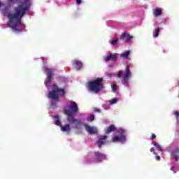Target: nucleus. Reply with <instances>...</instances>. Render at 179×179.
I'll list each match as a JSON object with an SVG mask.
<instances>
[{
    "mask_svg": "<svg viewBox=\"0 0 179 179\" xmlns=\"http://www.w3.org/2000/svg\"><path fill=\"white\" fill-rule=\"evenodd\" d=\"M29 8L30 3L27 5L19 4L14 8L13 13H10V11L6 12L4 15L10 22V23L7 24L8 27H12L14 31H20V26H23L22 19L27 13Z\"/></svg>",
    "mask_w": 179,
    "mask_h": 179,
    "instance_id": "obj_1",
    "label": "nucleus"
},
{
    "mask_svg": "<svg viewBox=\"0 0 179 179\" xmlns=\"http://www.w3.org/2000/svg\"><path fill=\"white\" fill-rule=\"evenodd\" d=\"M78 104L76 102H71L69 106V109L64 110V113L67 115V122L73 125V128L75 129H80L82 124V120L80 119H76L74 117L75 114L78 113Z\"/></svg>",
    "mask_w": 179,
    "mask_h": 179,
    "instance_id": "obj_2",
    "label": "nucleus"
},
{
    "mask_svg": "<svg viewBox=\"0 0 179 179\" xmlns=\"http://www.w3.org/2000/svg\"><path fill=\"white\" fill-rule=\"evenodd\" d=\"M88 88L91 92H100L104 88V80L103 78H98L94 80L90 81L87 84Z\"/></svg>",
    "mask_w": 179,
    "mask_h": 179,
    "instance_id": "obj_3",
    "label": "nucleus"
},
{
    "mask_svg": "<svg viewBox=\"0 0 179 179\" xmlns=\"http://www.w3.org/2000/svg\"><path fill=\"white\" fill-rule=\"evenodd\" d=\"M117 79H121L122 83L124 85V86H128V82L129 80V78H132V73L131 72V69L129 66H127L125 69V71H119L117 74Z\"/></svg>",
    "mask_w": 179,
    "mask_h": 179,
    "instance_id": "obj_4",
    "label": "nucleus"
},
{
    "mask_svg": "<svg viewBox=\"0 0 179 179\" xmlns=\"http://www.w3.org/2000/svg\"><path fill=\"white\" fill-rule=\"evenodd\" d=\"M58 93H61V97H65V89L59 88L57 85H52V90L49 92V99L51 100H54L55 101H58L59 96H58Z\"/></svg>",
    "mask_w": 179,
    "mask_h": 179,
    "instance_id": "obj_5",
    "label": "nucleus"
},
{
    "mask_svg": "<svg viewBox=\"0 0 179 179\" xmlns=\"http://www.w3.org/2000/svg\"><path fill=\"white\" fill-rule=\"evenodd\" d=\"M119 136L112 138L113 142H125L127 137L125 136V130L119 129L117 131Z\"/></svg>",
    "mask_w": 179,
    "mask_h": 179,
    "instance_id": "obj_6",
    "label": "nucleus"
},
{
    "mask_svg": "<svg viewBox=\"0 0 179 179\" xmlns=\"http://www.w3.org/2000/svg\"><path fill=\"white\" fill-rule=\"evenodd\" d=\"M44 72H45L47 75V78L45 83L46 85H48V83H51V80H52V78L54 77V69L48 68L47 66H45L43 68Z\"/></svg>",
    "mask_w": 179,
    "mask_h": 179,
    "instance_id": "obj_7",
    "label": "nucleus"
},
{
    "mask_svg": "<svg viewBox=\"0 0 179 179\" xmlns=\"http://www.w3.org/2000/svg\"><path fill=\"white\" fill-rule=\"evenodd\" d=\"M118 58L117 53H108L105 57V62H108V61H112V62H115Z\"/></svg>",
    "mask_w": 179,
    "mask_h": 179,
    "instance_id": "obj_8",
    "label": "nucleus"
},
{
    "mask_svg": "<svg viewBox=\"0 0 179 179\" xmlns=\"http://www.w3.org/2000/svg\"><path fill=\"white\" fill-rule=\"evenodd\" d=\"M84 127L87 132H88V134H90V135L97 134V129H96V127H90L87 124H85Z\"/></svg>",
    "mask_w": 179,
    "mask_h": 179,
    "instance_id": "obj_9",
    "label": "nucleus"
},
{
    "mask_svg": "<svg viewBox=\"0 0 179 179\" xmlns=\"http://www.w3.org/2000/svg\"><path fill=\"white\" fill-rule=\"evenodd\" d=\"M95 159L96 162L100 163L101 162H103V160H106L107 159V156H106L104 154L101 152H96L95 155Z\"/></svg>",
    "mask_w": 179,
    "mask_h": 179,
    "instance_id": "obj_10",
    "label": "nucleus"
},
{
    "mask_svg": "<svg viewBox=\"0 0 179 179\" xmlns=\"http://www.w3.org/2000/svg\"><path fill=\"white\" fill-rule=\"evenodd\" d=\"M107 138H108V136L106 135L99 136V139L97 141L99 149H100V148H101L102 145H104V143H106V141L107 140Z\"/></svg>",
    "mask_w": 179,
    "mask_h": 179,
    "instance_id": "obj_11",
    "label": "nucleus"
},
{
    "mask_svg": "<svg viewBox=\"0 0 179 179\" xmlns=\"http://www.w3.org/2000/svg\"><path fill=\"white\" fill-rule=\"evenodd\" d=\"M117 129V127H115V125L110 124L109 127H106L105 129V134H111V132H114Z\"/></svg>",
    "mask_w": 179,
    "mask_h": 179,
    "instance_id": "obj_12",
    "label": "nucleus"
},
{
    "mask_svg": "<svg viewBox=\"0 0 179 179\" xmlns=\"http://www.w3.org/2000/svg\"><path fill=\"white\" fill-rule=\"evenodd\" d=\"M73 65L76 66V68L77 69V71H80V69H81L83 64H82V62L78 61V60H74L73 62Z\"/></svg>",
    "mask_w": 179,
    "mask_h": 179,
    "instance_id": "obj_13",
    "label": "nucleus"
},
{
    "mask_svg": "<svg viewBox=\"0 0 179 179\" xmlns=\"http://www.w3.org/2000/svg\"><path fill=\"white\" fill-rule=\"evenodd\" d=\"M54 121L55 125H57L58 127H61L62 124H61V120L59 119V115H55L53 116Z\"/></svg>",
    "mask_w": 179,
    "mask_h": 179,
    "instance_id": "obj_14",
    "label": "nucleus"
},
{
    "mask_svg": "<svg viewBox=\"0 0 179 179\" xmlns=\"http://www.w3.org/2000/svg\"><path fill=\"white\" fill-rule=\"evenodd\" d=\"M60 128L62 132H69V131H71V125L68 124L64 126H60Z\"/></svg>",
    "mask_w": 179,
    "mask_h": 179,
    "instance_id": "obj_15",
    "label": "nucleus"
},
{
    "mask_svg": "<svg viewBox=\"0 0 179 179\" xmlns=\"http://www.w3.org/2000/svg\"><path fill=\"white\" fill-rule=\"evenodd\" d=\"M30 0H24V2H29ZM8 5H15V3H20V0H7Z\"/></svg>",
    "mask_w": 179,
    "mask_h": 179,
    "instance_id": "obj_16",
    "label": "nucleus"
},
{
    "mask_svg": "<svg viewBox=\"0 0 179 179\" xmlns=\"http://www.w3.org/2000/svg\"><path fill=\"white\" fill-rule=\"evenodd\" d=\"M173 157H174V159H179V149L176 148L174 150V151L171 153Z\"/></svg>",
    "mask_w": 179,
    "mask_h": 179,
    "instance_id": "obj_17",
    "label": "nucleus"
},
{
    "mask_svg": "<svg viewBox=\"0 0 179 179\" xmlns=\"http://www.w3.org/2000/svg\"><path fill=\"white\" fill-rule=\"evenodd\" d=\"M130 54H131V51L128 50L124 53H122L120 55V57H121V58H125L127 59L128 58V57H129Z\"/></svg>",
    "mask_w": 179,
    "mask_h": 179,
    "instance_id": "obj_18",
    "label": "nucleus"
},
{
    "mask_svg": "<svg viewBox=\"0 0 179 179\" xmlns=\"http://www.w3.org/2000/svg\"><path fill=\"white\" fill-rule=\"evenodd\" d=\"M160 15H162V10H159V9H155L154 10L153 15L155 17H157L158 16H160Z\"/></svg>",
    "mask_w": 179,
    "mask_h": 179,
    "instance_id": "obj_19",
    "label": "nucleus"
},
{
    "mask_svg": "<svg viewBox=\"0 0 179 179\" xmlns=\"http://www.w3.org/2000/svg\"><path fill=\"white\" fill-rule=\"evenodd\" d=\"M159 33H160V29L156 28L155 29V31L153 32V37H155V38L159 37Z\"/></svg>",
    "mask_w": 179,
    "mask_h": 179,
    "instance_id": "obj_20",
    "label": "nucleus"
},
{
    "mask_svg": "<svg viewBox=\"0 0 179 179\" xmlns=\"http://www.w3.org/2000/svg\"><path fill=\"white\" fill-rule=\"evenodd\" d=\"M109 43L111 44V45H115L118 44V38H115L110 41H109Z\"/></svg>",
    "mask_w": 179,
    "mask_h": 179,
    "instance_id": "obj_21",
    "label": "nucleus"
},
{
    "mask_svg": "<svg viewBox=\"0 0 179 179\" xmlns=\"http://www.w3.org/2000/svg\"><path fill=\"white\" fill-rule=\"evenodd\" d=\"M152 145L154 146H155V148H157V150H160V152H162L163 150V149L162 148V146H160V145L157 144V143H156L155 141L152 142Z\"/></svg>",
    "mask_w": 179,
    "mask_h": 179,
    "instance_id": "obj_22",
    "label": "nucleus"
},
{
    "mask_svg": "<svg viewBox=\"0 0 179 179\" xmlns=\"http://www.w3.org/2000/svg\"><path fill=\"white\" fill-rule=\"evenodd\" d=\"M134 36L129 35V34H127L126 36V41H125V43H128V41H131V38H133Z\"/></svg>",
    "mask_w": 179,
    "mask_h": 179,
    "instance_id": "obj_23",
    "label": "nucleus"
},
{
    "mask_svg": "<svg viewBox=\"0 0 179 179\" xmlns=\"http://www.w3.org/2000/svg\"><path fill=\"white\" fill-rule=\"evenodd\" d=\"M127 34L124 32L121 34L120 37V40H124V38H127Z\"/></svg>",
    "mask_w": 179,
    "mask_h": 179,
    "instance_id": "obj_24",
    "label": "nucleus"
},
{
    "mask_svg": "<svg viewBox=\"0 0 179 179\" xmlns=\"http://www.w3.org/2000/svg\"><path fill=\"white\" fill-rule=\"evenodd\" d=\"M87 121H94V115H90L88 117H87Z\"/></svg>",
    "mask_w": 179,
    "mask_h": 179,
    "instance_id": "obj_25",
    "label": "nucleus"
},
{
    "mask_svg": "<svg viewBox=\"0 0 179 179\" xmlns=\"http://www.w3.org/2000/svg\"><path fill=\"white\" fill-rule=\"evenodd\" d=\"M109 102H110V104H115V103H117V99H113L110 100Z\"/></svg>",
    "mask_w": 179,
    "mask_h": 179,
    "instance_id": "obj_26",
    "label": "nucleus"
},
{
    "mask_svg": "<svg viewBox=\"0 0 179 179\" xmlns=\"http://www.w3.org/2000/svg\"><path fill=\"white\" fill-rule=\"evenodd\" d=\"M173 114H174V116L176 117L177 120H178L179 112L178 111H175Z\"/></svg>",
    "mask_w": 179,
    "mask_h": 179,
    "instance_id": "obj_27",
    "label": "nucleus"
},
{
    "mask_svg": "<svg viewBox=\"0 0 179 179\" xmlns=\"http://www.w3.org/2000/svg\"><path fill=\"white\" fill-rule=\"evenodd\" d=\"M112 90L113 92H115L117 90V85L114 84L113 86H112Z\"/></svg>",
    "mask_w": 179,
    "mask_h": 179,
    "instance_id": "obj_28",
    "label": "nucleus"
},
{
    "mask_svg": "<svg viewBox=\"0 0 179 179\" xmlns=\"http://www.w3.org/2000/svg\"><path fill=\"white\" fill-rule=\"evenodd\" d=\"M76 2L77 5H81L82 4V0H76Z\"/></svg>",
    "mask_w": 179,
    "mask_h": 179,
    "instance_id": "obj_29",
    "label": "nucleus"
},
{
    "mask_svg": "<svg viewBox=\"0 0 179 179\" xmlns=\"http://www.w3.org/2000/svg\"><path fill=\"white\" fill-rule=\"evenodd\" d=\"M150 139H151V141H153L154 139H156V135H155V134H152V135L150 136Z\"/></svg>",
    "mask_w": 179,
    "mask_h": 179,
    "instance_id": "obj_30",
    "label": "nucleus"
},
{
    "mask_svg": "<svg viewBox=\"0 0 179 179\" xmlns=\"http://www.w3.org/2000/svg\"><path fill=\"white\" fill-rule=\"evenodd\" d=\"M94 113H101V110L100 109H99V108H95L94 110Z\"/></svg>",
    "mask_w": 179,
    "mask_h": 179,
    "instance_id": "obj_31",
    "label": "nucleus"
},
{
    "mask_svg": "<svg viewBox=\"0 0 179 179\" xmlns=\"http://www.w3.org/2000/svg\"><path fill=\"white\" fill-rule=\"evenodd\" d=\"M150 152H153V155H157V153H156L155 152V148H150Z\"/></svg>",
    "mask_w": 179,
    "mask_h": 179,
    "instance_id": "obj_32",
    "label": "nucleus"
},
{
    "mask_svg": "<svg viewBox=\"0 0 179 179\" xmlns=\"http://www.w3.org/2000/svg\"><path fill=\"white\" fill-rule=\"evenodd\" d=\"M156 159H157V160H160V156L157 155V156H156Z\"/></svg>",
    "mask_w": 179,
    "mask_h": 179,
    "instance_id": "obj_33",
    "label": "nucleus"
},
{
    "mask_svg": "<svg viewBox=\"0 0 179 179\" xmlns=\"http://www.w3.org/2000/svg\"><path fill=\"white\" fill-rule=\"evenodd\" d=\"M176 169V166H172L171 168V171H173V170Z\"/></svg>",
    "mask_w": 179,
    "mask_h": 179,
    "instance_id": "obj_34",
    "label": "nucleus"
},
{
    "mask_svg": "<svg viewBox=\"0 0 179 179\" xmlns=\"http://www.w3.org/2000/svg\"><path fill=\"white\" fill-rule=\"evenodd\" d=\"M1 6H2V1H1V0H0V8H1Z\"/></svg>",
    "mask_w": 179,
    "mask_h": 179,
    "instance_id": "obj_35",
    "label": "nucleus"
},
{
    "mask_svg": "<svg viewBox=\"0 0 179 179\" xmlns=\"http://www.w3.org/2000/svg\"><path fill=\"white\" fill-rule=\"evenodd\" d=\"M52 106H55V103L52 102Z\"/></svg>",
    "mask_w": 179,
    "mask_h": 179,
    "instance_id": "obj_36",
    "label": "nucleus"
}]
</instances>
